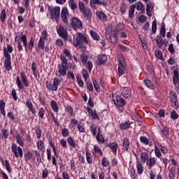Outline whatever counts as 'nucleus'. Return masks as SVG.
I'll return each instance as SVG.
<instances>
[{"label": "nucleus", "mask_w": 179, "mask_h": 179, "mask_svg": "<svg viewBox=\"0 0 179 179\" xmlns=\"http://www.w3.org/2000/svg\"><path fill=\"white\" fill-rule=\"evenodd\" d=\"M69 6L72 10H75V9L78 8V4L73 0L70 1Z\"/></svg>", "instance_id": "63"}, {"label": "nucleus", "mask_w": 179, "mask_h": 179, "mask_svg": "<svg viewBox=\"0 0 179 179\" xmlns=\"http://www.w3.org/2000/svg\"><path fill=\"white\" fill-rule=\"evenodd\" d=\"M164 37H166V24L162 22L159 30V34L155 38L157 45L160 50H162V43L164 41L163 38H164Z\"/></svg>", "instance_id": "5"}, {"label": "nucleus", "mask_w": 179, "mask_h": 179, "mask_svg": "<svg viewBox=\"0 0 179 179\" xmlns=\"http://www.w3.org/2000/svg\"><path fill=\"white\" fill-rule=\"evenodd\" d=\"M3 50V57H5V52H7L8 54H12V52H13V48L10 45H8L7 49L6 48H4Z\"/></svg>", "instance_id": "47"}, {"label": "nucleus", "mask_w": 179, "mask_h": 179, "mask_svg": "<svg viewBox=\"0 0 179 179\" xmlns=\"http://www.w3.org/2000/svg\"><path fill=\"white\" fill-rule=\"evenodd\" d=\"M90 34L93 40H94L95 41H100V36L99 35V34H97V32L91 30L90 31Z\"/></svg>", "instance_id": "35"}, {"label": "nucleus", "mask_w": 179, "mask_h": 179, "mask_svg": "<svg viewBox=\"0 0 179 179\" xmlns=\"http://www.w3.org/2000/svg\"><path fill=\"white\" fill-rule=\"evenodd\" d=\"M48 11L50 12V17L52 22H58L59 20V16H61V7H48Z\"/></svg>", "instance_id": "4"}, {"label": "nucleus", "mask_w": 179, "mask_h": 179, "mask_svg": "<svg viewBox=\"0 0 179 179\" xmlns=\"http://www.w3.org/2000/svg\"><path fill=\"white\" fill-rule=\"evenodd\" d=\"M11 150L13 153H14L15 157L17 159V157H23V150L20 147H17V145L15 143H12Z\"/></svg>", "instance_id": "10"}, {"label": "nucleus", "mask_w": 179, "mask_h": 179, "mask_svg": "<svg viewBox=\"0 0 179 179\" xmlns=\"http://www.w3.org/2000/svg\"><path fill=\"white\" fill-rule=\"evenodd\" d=\"M136 169L138 176H142L144 171L143 164H142V162L139 161V159L136 161Z\"/></svg>", "instance_id": "24"}, {"label": "nucleus", "mask_w": 179, "mask_h": 179, "mask_svg": "<svg viewBox=\"0 0 179 179\" xmlns=\"http://www.w3.org/2000/svg\"><path fill=\"white\" fill-rule=\"evenodd\" d=\"M68 16H69V11L68 10V8L64 7L62 9L61 17L62 22H64V23H66V24H68V23L69 22V21L68 20Z\"/></svg>", "instance_id": "13"}, {"label": "nucleus", "mask_w": 179, "mask_h": 179, "mask_svg": "<svg viewBox=\"0 0 179 179\" xmlns=\"http://www.w3.org/2000/svg\"><path fill=\"white\" fill-rule=\"evenodd\" d=\"M92 153H90V150H86V154H85V157L87 162L88 164H92L93 163V159L92 158Z\"/></svg>", "instance_id": "33"}, {"label": "nucleus", "mask_w": 179, "mask_h": 179, "mask_svg": "<svg viewBox=\"0 0 179 179\" xmlns=\"http://www.w3.org/2000/svg\"><path fill=\"white\" fill-rule=\"evenodd\" d=\"M105 146L106 148H109L110 150H112L113 153H114V155H116L117 150H118V143L113 142L110 144H107Z\"/></svg>", "instance_id": "21"}, {"label": "nucleus", "mask_w": 179, "mask_h": 179, "mask_svg": "<svg viewBox=\"0 0 179 179\" xmlns=\"http://www.w3.org/2000/svg\"><path fill=\"white\" fill-rule=\"evenodd\" d=\"M86 86H87V90H89L90 92H93L94 90V88L93 87V84L90 81H86Z\"/></svg>", "instance_id": "54"}, {"label": "nucleus", "mask_w": 179, "mask_h": 179, "mask_svg": "<svg viewBox=\"0 0 179 179\" xmlns=\"http://www.w3.org/2000/svg\"><path fill=\"white\" fill-rule=\"evenodd\" d=\"M176 170V169H174V167H171L170 171H169V179H174L176 178V172H174Z\"/></svg>", "instance_id": "53"}, {"label": "nucleus", "mask_w": 179, "mask_h": 179, "mask_svg": "<svg viewBox=\"0 0 179 179\" xmlns=\"http://www.w3.org/2000/svg\"><path fill=\"white\" fill-rule=\"evenodd\" d=\"M90 131L92 134L93 136H96V135L97 134V126L95 124H91Z\"/></svg>", "instance_id": "44"}, {"label": "nucleus", "mask_w": 179, "mask_h": 179, "mask_svg": "<svg viewBox=\"0 0 179 179\" xmlns=\"http://www.w3.org/2000/svg\"><path fill=\"white\" fill-rule=\"evenodd\" d=\"M22 36L20 37V40L22 41V44L24 47L25 51H29V52H31L33 51V48H34V39L33 37H31L27 43V36L26 34H23V32H21Z\"/></svg>", "instance_id": "2"}, {"label": "nucleus", "mask_w": 179, "mask_h": 179, "mask_svg": "<svg viewBox=\"0 0 179 179\" xmlns=\"http://www.w3.org/2000/svg\"><path fill=\"white\" fill-rule=\"evenodd\" d=\"M82 75H83V77L85 79V82H87V79L89 78V72H87V70L83 69Z\"/></svg>", "instance_id": "58"}, {"label": "nucleus", "mask_w": 179, "mask_h": 179, "mask_svg": "<svg viewBox=\"0 0 179 179\" xmlns=\"http://www.w3.org/2000/svg\"><path fill=\"white\" fill-rule=\"evenodd\" d=\"M83 43H85V44H89V40L85 34L78 32L76 38V43H74L73 45L76 47V48H78V47L79 46L80 48H82V45L83 44Z\"/></svg>", "instance_id": "6"}, {"label": "nucleus", "mask_w": 179, "mask_h": 179, "mask_svg": "<svg viewBox=\"0 0 179 179\" xmlns=\"http://www.w3.org/2000/svg\"><path fill=\"white\" fill-rule=\"evenodd\" d=\"M69 130L66 128H64L62 129V135L63 138H68L69 136Z\"/></svg>", "instance_id": "56"}, {"label": "nucleus", "mask_w": 179, "mask_h": 179, "mask_svg": "<svg viewBox=\"0 0 179 179\" xmlns=\"http://www.w3.org/2000/svg\"><path fill=\"white\" fill-rule=\"evenodd\" d=\"M140 142L143 143V145H145V146H150V148L152 146V140H150L148 137L145 136H141L140 137Z\"/></svg>", "instance_id": "22"}, {"label": "nucleus", "mask_w": 179, "mask_h": 179, "mask_svg": "<svg viewBox=\"0 0 179 179\" xmlns=\"http://www.w3.org/2000/svg\"><path fill=\"white\" fill-rule=\"evenodd\" d=\"M153 9H155V3L152 1H149L146 3V13L149 16V17H152V12H153Z\"/></svg>", "instance_id": "14"}, {"label": "nucleus", "mask_w": 179, "mask_h": 179, "mask_svg": "<svg viewBox=\"0 0 179 179\" xmlns=\"http://www.w3.org/2000/svg\"><path fill=\"white\" fill-rule=\"evenodd\" d=\"M67 141L65 140L64 138H62L60 140V145L63 149H66L68 148V143H66Z\"/></svg>", "instance_id": "61"}, {"label": "nucleus", "mask_w": 179, "mask_h": 179, "mask_svg": "<svg viewBox=\"0 0 179 179\" xmlns=\"http://www.w3.org/2000/svg\"><path fill=\"white\" fill-rule=\"evenodd\" d=\"M145 85L148 87V89H153V83L150 82V80L145 79L143 80Z\"/></svg>", "instance_id": "57"}, {"label": "nucleus", "mask_w": 179, "mask_h": 179, "mask_svg": "<svg viewBox=\"0 0 179 179\" xmlns=\"http://www.w3.org/2000/svg\"><path fill=\"white\" fill-rule=\"evenodd\" d=\"M148 159H149V155L148 154V152H141V163H143V164L146 163Z\"/></svg>", "instance_id": "36"}, {"label": "nucleus", "mask_w": 179, "mask_h": 179, "mask_svg": "<svg viewBox=\"0 0 179 179\" xmlns=\"http://www.w3.org/2000/svg\"><path fill=\"white\" fill-rule=\"evenodd\" d=\"M76 79L78 83V86H80V87H83L85 83H83V80H82V76H80V74L76 75Z\"/></svg>", "instance_id": "48"}, {"label": "nucleus", "mask_w": 179, "mask_h": 179, "mask_svg": "<svg viewBox=\"0 0 179 179\" xmlns=\"http://www.w3.org/2000/svg\"><path fill=\"white\" fill-rule=\"evenodd\" d=\"M67 143L71 148H73V149H75L77 146L76 142L75 141V139H73V137L71 136H69L67 138Z\"/></svg>", "instance_id": "29"}, {"label": "nucleus", "mask_w": 179, "mask_h": 179, "mask_svg": "<svg viewBox=\"0 0 179 179\" xmlns=\"http://www.w3.org/2000/svg\"><path fill=\"white\" fill-rule=\"evenodd\" d=\"M26 106L28 107L29 110L32 113L33 115H36V108H34V106H33V103H31V101L30 99H27Z\"/></svg>", "instance_id": "26"}, {"label": "nucleus", "mask_w": 179, "mask_h": 179, "mask_svg": "<svg viewBox=\"0 0 179 179\" xmlns=\"http://www.w3.org/2000/svg\"><path fill=\"white\" fill-rule=\"evenodd\" d=\"M112 100L116 110L122 113V111H124V107L127 106V100L121 97V95L117 93L113 94Z\"/></svg>", "instance_id": "1"}, {"label": "nucleus", "mask_w": 179, "mask_h": 179, "mask_svg": "<svg viewBox=\"0 0 179 179\" xmlns=\"http://www.w3.org/2000/svg\"><path fill=\"white\" fill-rule=\"evenodd\" d=\"M155 55L156 58L158 59H160L161 61H164V59L163 58V53L161 52V50H155Z\"/></svg>", "instance_id": "46"}, {"label": "nucleus", "mask_w": 179, "mask_h": 179, "mask_svg": "<svg viewBox=\"0 0 179 179\" xmlns=\"http://www.w3.org/2000/svg\"><path fill=\"white\" fill-rule=\"evenodd\" d=\"M171 118L172 120H178V114L175 110L171 113Z\"/></svg>", "instance_id": "64"}, {"label": "nucleus", "mask_w": 179, "mask_h": 179, "mask_svg": "<svg viewBox=\"0 0 179 179\" xmlns=\"http://www.w3.org/2000/svg\"><path fill=\"white\" fill-rule=\"evenodd\" d=\"M21 80H20L19 76H17L16 83L18 89L20 90H23V89H24V86L25 87H29V83H30V82L29 81V78H27V76H26L24 71L21 72Z\"/></svg>", "instance_id": "3"}, {"label": "nucleus", "mask_w": 179, "mask_h": 179, "mask_svg": "<svg viewBox=\"0 0 179 179\" xmlns=\"http://www.w3.org/2000/svg\"><path fill=\"white\" fill-rule=\"evenodd\" d=\"M80 61H81L82 64H83L84 65H86V64H87V55H86V53L83 52L81 54Z\"/></svg>", "instance_id": "43"}, {"label": "nucleus", "mask_w": 179, "mask_h": 179, "mask_svg": "<svg viewBox=\"0 0 179 179\" xmlns=\"http://www.w3.org/2000/svg\"><path fill=\"white\" fill-rule=\"evenodd\" d=\"M2 139H8V137L9 136V133H8V129H3L2 131Z\"/></svg>", "instance_id": "59"}, {"label": "nucleus", "mask_w": 179, "mask_h": 179, "mask_svg": "<svg viewBox=\"0 0 179 179\" xmlns=\"http://www.w3.org/2000/svg\"><path fill=\"white\" fill-rule=\"evenodd\" d=\"M108 58L106 55H101L97 56V60L96 62V65L100 66V65H104L107 61Z\"/></svg>", "instance_id": "17"}, {"label": "nucleus", "mask_w": 179, "mask_h": 179, "mask_svg": "<svg viewBox=\"0 0 179 179\" xmlns=\"http://www.w3.org/2000/svg\"><path fill=\"white\" fill-rule=\"evenodd\" d=\"M136 8V4H133L130 6V9L129 10V17H134V15H135Z\"/></svg>", "instance_id": "42"}, {"label": "nucleus", "mask_w": 179, "mask_h": 179, "mask_svg": "<svg viewBox=\"0 0 179 179\" xmlns=\"http://www.w3.org/2000/svg\"><path fill=\"white\" fill-rule=\"evenodd\" d=\"M132 124V122H131V121H125L124 122H122L120 124V129L121 130H124V131H127V129H129V128H132V127H131V124Z\"/></svg>", "instance_id": "23"}, {"label": "nucleus", "mask_w": 179, "mask_h": 179, "mask_svg": "<svg viewBox=\"0 0 179 179\" xmlns=\"http://www.w3.org/2000/svg\"><path fill=\"white\" fill-rule=\"evenodd\" d=\"M96 16L100 20H107L108 17L103 11L96 12Z\"/></svg>", "instance_id": "34"}, {"label": "nucleus", "mask_w": 179, "mask_h": 179, "mask_svg": "<svg viewBox=\"0 0 179 179\" xmlns=\"http://www.w3.org/2000/svg\"><path fill=\"white\" fill-rule=\"evenodd\" d=\"M31 69H32L33 75L35 79H37V75L38 73V71H37V65L34 62H32L31 64Z\"/></svg>", "instance_id": "38"}, {"label": "nucleus", "mask_w": 179, "mask_h": 179, "mask_svg": "<svg viewBox=\"0 0 179 179\" xmlns=\"http://www.w3.org/2000/svg\"><path fill=\"white\" fill-rule=\"evenodd\" d=\"M45 114V109H44V108L43 107L40 108L38 114L39 118H41V120H44Z\"/></svg>", "instance_id": "50"}, {"label": "nucleus", "mask_w": 179, "mask_h": 179, "mask_svg": "<svg viewBox=\"0 0 179 179\" xmlns=\"http://www.w3.org/2000/svg\"><path fill=\"white\" fill-rule=\"evenodd\" d=\"M92 83L96 93L100 92V85L97 83V81L94 78H92Z\"/></svg>", "instance_id": "52"}, {"label": "nucleus", "mask_w": 179, "mask_h": 179, "mask_svg": "<svg viewBox=\"0 0 179 179\" xmlns=\"http://www.w3.org/2000/svg\"><path fill=\"white\" fill-rule=\"evenodd\" d=\"M130 145L131 142L129 141V138L127 137L124 138L122 141V150H123V152H128Z\"/></svg>", "instance_id": "16"}, {"label": "nucleus", "mask_w": 179, "mask_h": 179, "mask_svg": "<svg viewBox=\"0 0 179 179\" xmlns=\"http://www.w3.org/2000/svg\"><path fill=\"white\" fill-rule=\"evenodd\" d=\"M172 82L175 87H178V89H179V76H178V69H175L173 71V76Z\"/></svg>", "instance_id": "15"}, {"label": "nucleus", "mask_w": 179, "mask_h": 179, "mask_svg": "<svg viewBox=\"0 0 179 179\" xmlns=\"http://www.w3.org/2000/svg\"><path fill=\"white\" fill-rule=\"evenodd\" d=\"M0 19L2 22V23H5V20H6V10L3 9L1 10Z\"/></svg>", "instance_id": "51"}, {"label": "nucleus", "mask_w": 179, "mask_h": 179, "mask_svg": "<svg viewBox=\"0 0 179 179\" xmlns=\"http://www.w3.org/2000/svg\"><path fill=\"white\" fill-rule=\"evenodd\" d=\"M101 166H103V167H108L110 166V161L107 159V157H103L101 160Z\"/></svg>", "instance_id": "45"}, {"label": "nucleus", "mask_w": 179, "mask_h": 179, "mask_svg": "<svg viewBox=\"0 0 179 179\" xmlns=\"http://www.w3.org/2000/svg\"><path fill=\"white\" fill-rule=\"evenodd\" d=\"M169 99H170L171 103H173V101H176L178 100L177 99V93H176V92H174V91H171Z\"/></svg>", "instance_id": "40"}, {"label": "nucleus", "mask_w": 179, "mask_h": 179, "mask_svg": "<svg viewBox=\"0 0 179 179\" xmlns=\"http://www.w3.org/2000/svg\"><path fill=\"white\" fill-rule=\"evenodd\" d=\"M51 108L53 110L55 113H58L59 111V109L58 108V103H57V101L52 100L50 101Z\"/></svg>", "instance_id": "37"}, {"label": "nucleus", "mask_w": 179, "mask_h": 179, "mask_svg": "<svg viewBox=\"0 0 179 179\" xmlns=\"http://www.w3.org/2000/svg\"><path fill=\"white\" fill-rule=\"evenodd\" d=\"M46 87L48 90H52V92L58 90V87L54 83L51 84L50 81L46 82Z\"/></svg>", "instance_id": "28"}, {"label": "nucleus", "mask_w": 179, "mask_h": 179, "mask_svg": "<svg viewBox=\"0 0 179 179\" xmlns=\"http://www.w3.org/2000/svg\"><path fill=\"white\" fill-rule=\"evenodd\" d=\"M77 127L79 132H81L82 134H85V123L80 122L78 124Z\"/></svg>", "instance_id": "49"}, {"label": "nucleus", "mask_w": 179, "mask_h": 179, "mask_svg": "<svg viewBox=\"0 0 179 179\" xmlns=\"http://www.w3.org/2000/svg\"><path fill=\"white\" fill-rule=\"evenodd\" d=\"M5 60H4V67L6 71H11L12 69V62L10 61V54H8L7 52H5Z\"/></svg>", "instance_id": "12"}, {"label": "nucleus", "mask_w": 179, "mask_h": 179, "mask_svg": "<svg viewBox=\"0 0 179 179\" xmlns=\"http://www.w3.org/2000/svg\"><path fill=\"white\" fill-rule=\"evenodd\" d=\"M48 37V32H47V30H44L41 33V36L38 41V48L39 50H44V48H45V41H47Z\"/></svg>", "instance_id": "7"}, {"label": "nucleus", "mask_w": 179, "mask_h": 179, "mask_svg": "<svg viewBox=\"0 0 179 179\" xmlns=\"http://www.w3.org/2000/svg\"><path fill=\"white\" fill-rule=\"evenodd\" d=\"M68 69V66L64 64H60L58 66V72L60 76H65L66 75V71Z\"/></svg>", "instance_id": "18"}, {"label": "nucleus", "mask_w": 179, "mask_h": 179, "mask_svg": "<svg viewBox=\"0 0 179 179\" xmlns=\"http://www.w3.org/2000/svg\"><path fill=\"white\" fill-rule=\"evenodd\" d=\"M157 162V159L156 157H150L146 162V166H148V169H150L152 167H155V166H156Z\"/></svg>", "instance_id": "20"}, {"label": "nucleus", "mask_w": 179, "mask_h": 179, "mask_svg": "<svg viewBox=\"0 0 179 179\" xmlns=\"http://www.w3.org/2000/svg\"><path fill=\"white\" fill-rule=\"evenodd\" d=\"M63 54L70 60H72V54H71V51L68 49H64L63 51Z\"/></svg>", "instance_id": "55"}, {"label": "nucleus", "mask_w": 179, "mask_h": 179, "mask_svg": "<svg viewBox=\"0 0 179 179\" xmlns=\"http://www.w3.org/2000/svg\"><path fill=\"white\" fill-rule=\"evenodd\" d=\"M24 157L26 163H29V161L33 159V152L31 151H27L24 154Z\"/></svg>", "instance_id": "32"}, {"label": "nucleus", "mask_w": 179, "mask_h": 179, "mask_svg": "<svg viewBox=\"0 0 179 179\" xmlns=\"http://www.w3.org/2000/svg\"><path fill=\"white\" fill-rule=\"evenodd\" d=\"M122 94L124 99H129L131 97V89L124 87L122 91Z\"/></svg>", "instance_id": "27"}, {"label": "nucleus", "mask_w": 179, "mask_h": 179, "mask_svg": "<svg viewBox=\"0 0 179 179\" xmlns=\"http://www.w3.org/2000/svg\"><path fill=\"white\" fill-rule=\"evenodd\" d=\"M71 27L73 30L76 31V30H82L83 29V25L82 24V21L80 20L73 17L71 20Z\"/></svg>", "instance_id": "11"}, {"label": "nucleus", "mask_w": 179, "mask_h": 179, "mask_svg": "<svg viewBox=\"0 0 179 179\" xmlns=\"http://www.w3.org/2000/svg\"><path fill=\"white\" fill-rule=\"evenodd\" d=\"M37 148L38 150H41V152H44V150H45V145H44V142L41 140H39L37 143Z\"/></svg>", "instance_id": "39"}, {"label": "nucleus", "mask_w": 179, "mask_h": 179, "mask_svg": "<svg viewBox=\"0 0 179 179\" xmlns=\"http://www.w3.org/2000/svg\"><path fill=\"white\" fill-rule=\"evenodd\" d=\"M118 70L117 73L118 76L121 77L124 73H125V68H127V64H125V60L124 57H121L118 59Z\"/></svg>", "instance_id": "8"}, {"label": "nucleus", "mask_w": 179, "mask_h": 179, "mask_svg": "<svg viewBox=\"0 0 179 179\" xmlns=\"http://www.w3.org/2000/svg\"><path fill=\"white\" fill-rule=\"evenodd\" d=\"M35 134H36V136L38 139H41V129L40 125H37L34 127Z\"/></svg>", "instance_id": "41"}, {"label": "nucleus", "mask_w": 179, "mask_h": 179, "mask_svg": "<svg viewBox=\"0 0 179 179\" xmlns=\"http://www.w3.org/2000/svg\"><path fill=\"white\" fill-rule=\"evenodd\" d=\"M5 164L6 170H7L8 173H12V168L10 167V164L9 163V161H8V159L5 160Z\"/></svg>", "instance_id": "60"}, {"label": "nucleus", "mask_w": 179, "mask_h": 179, "mask_svg": "<svg viewBox=\"0 0 179 179\" xmlns=\"http://www.w3.org/2000/svg\"><path fill=\"white\" fill-rule=\"evenodd\" d=\"M57 33L59 37L63 38L64 42L68 41V31L62 25H59L57 29Z\"/></svg>", "instance_id": "9"}, {"label": "nucleus", "mask_w": 179, "mask_h": 179, "mask_svg": "<svg viewBox=\"0 0 179 179\" xmlns=\"http://www.w3.org/2000/svg\"><path fill=\"white\" fill-rule=\"evenodd\" d=\"M155 153L156 157H158V159H162V152H160V149L159 148L155 146Z\"/></svg>", "instance_id": "62"}, {"label": "nucleus", "mask_w": 179, "mask_h": 179, "mask_svg": "<svg viewBox=\"0 0 179 179\" xmlns=\"http://www.w3.org/2000/svg\"><path fill=\"white\" fill-rule=\"evenodd\" d=\"M96 5H102L103 6H107V1H100V0H90V6L94 9H96Z\"/></svg>", "instance_id": "19"}, {"label": "nucleus", "mask_w": 179, "mask_h": 179, "mask_svg": "<svg viewBox=\"0 0 179 179\" xmlns=\"http://www.w3.org/2000/svg\"><path fill=\"white\" fill-rule=\"evenodd\" d=\"M15 139L17 141V143H18V145H20V146H22L23 148V146H24V138H23V137H22V135L20 134H17V136H15Z\"/></svg>", "instance_id": "31"}, {"label": "nucleus", "mask_w": 179, "mask_h": 179, "mask_svg": "<svg viewBox=\"0 0 179 179\" xmlns=\"http://www.w3.org/2000/svg\"><path fill=\"white\" fill-rule=\"evenodd\" d=\"M84 16V17H85V19H87V20H90V19H92V10H90V8H87L85 10H83L81 12Z\"/></svg>", "instance_id": "25"}, {"label": "nucleus", "mask_w": 179, "mask_h": 179, "mask_svg": "<svg viewBox=\"0 0 179 179\" xmlns=\"http://www.w3.org/2000/svg\"><path fill=\"white\" fill-rule=\"evenodd\" d=\"M118 36V34L117 32H113L112 34H110L109 38L110 40V43L113 44H117V42L118 41V39L117 37Z\"/></svg>", "instance_id": "30"}]
</instances>
